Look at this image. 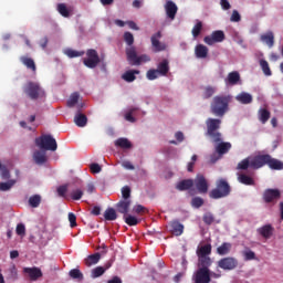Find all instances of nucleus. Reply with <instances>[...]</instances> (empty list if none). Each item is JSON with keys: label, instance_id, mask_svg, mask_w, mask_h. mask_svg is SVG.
I'll return each mask as SVG.
<instances>
[{"label": "nucleus", "instance_id": "f257e3e1", "mask_svg": "<svg viewBox=\"0 0 283 283\" xmlns=\"http://www.w3.org/2000/svg\"><path fill=\"white\" fill-rule=\"evenodd\" d=\"M124 41L128 46H130L126 49V55H127V61L129 65L140 66V64L143 63H147L151 61V57H149V55L147 54L138 56V53L136 52V48L132 46L134 45V34H132V32L124 33Z\"/></svg>", "mask_w": 283, "mask_h": 283}, {"label": "nucleus", "instance_id": "f03ea898", "mask_svg": "<svg viewBox=\"0 0 283 283\" xmlns=\"http://www.w3.org/2000/svg\"><path fill=\"white\" fill-rule=\"evenodd\" d=\"M230 97L226 95H218L213 97L210 104V112L214 116L223 117L229 109Z\"/></svg>", "mask_w": 283, "mask_h": 283}, {"label": "nucleus", "instance_id": "7ed1b4c3", "mask_svg": "<svg viewBox=\"0 0 283 283\" xmlns=\"http://www.w3.org/2000/svg\"><path fill=\"white\" fill-rule=\"evenodd\" d=\"M268 165L273 170H282L283 163L279 159L272 158L270 155H258L253 161V166L255 168H262L263 166Z\"/></svg>", "mask_w": 283, "mask_h": 283}, {"label": "nucleus", "instance_id": "20e7f679", "mask_svg": "<svg viewBox=\"0 0 283 283\" xmlns=\"http://www.w3.org/2000/svg\"><path fill=\"white\" fill-rule=\"evenodd\" d=\"M230 192H231L230 185L226 179L221 178L217 180L216 188L209 192V197L211 199H221V198L228 197Z\"/></svg>", "mask_w": 283, "mask_h": 283}, {"label": "nucleus", "instance_id": "39448f33", "mask_svg": "<svg viewBox=\"0 0 283 283\" xmlns=\"http://www.w3.org/2000/svg\"><path fill=\"white\" fill-rule=\"evenodd\" d=\"M207 133L213 143H218L222 140V135L218 132L221 126V120L218 118H208L206 120Z\"/></svg>", "mask_w": 283, "mask_h": 283}, {"label": "nucleus", "instance_id": "423d86ee", "mask_svg": "<svg viewBox=\"0 0 283 283\" xmlns=\"http://www.w3.org/2000/svg\"><path fill=\"white\" fill-rule=\"evenodd\" d=\"M35 145L44 151H56L59 149V144L52 135H42L35 138Z\"/></svg>", "mask_w": 283, "mask_h": 283}, {"label": "nucleus", "instance_id": "0eeeda50", "mask_svg": "<svg viewBox=\"0 0 283 283\" xmlns=\"http://www.w3.org/2000/svg\"><path fill=\"white\" fill-rule=\"evenodd\" d=\"M212 247L210 243L197 248L198 264L197 265H212L213 261L210 258Z\"/></svg>", "mask_w": 283, "mask_h": 283}, {"label": "nucleus", "instance_id": "6e6552de", "mask_svg": "<svg viewBox=\"0 0 283 283\" xmlns=\"http://www.w3.org/2000/svg\"><path fill=\"white\" fill-rule=\"evenodd\" d=\"M23 92L31 98V101H36L38 98H43L45 96V91H43L41 85L35 82H28L23 87Z\"/></svg>", "mask_w": 283, "mask_h": 283}, {"label": "nucleus", "instance_id": "1a4fd4ad", "mask_svg": "<svg viewBox=\"0 0 283 283\" xmlns=\"http://www.w3.org/2000/svg\"><path fill=\"white\" fill-rule=\"evenodd\" d=\"M198 270L193 274V282L195 283H210V264H197Z\"/></svg>", "mask_w": 283, "mask_h": 283}, {"label": "nucleus", "instance_id": "9d476101", "mask_svg": "<svg viewBox=\"0 0 283 283\" xmlns=\"http://www.w3.org/2000/svg\"><path fill=\"white\" fill-rule=\"evenodd\" d=\"M83 63L86 67L94 70L98 63H101V57H98V52L94 49H88L86 51V57L83 59Z\"/></svg>", "mask_w": 283, "mask_h": 283}, {"label": "nucleus", "instance_id": "9b49d317", "mask_svg": "<svg viewBox=\"0 0 283 283\" xmlns=\"http://www.w3.org/2000/svg\"><path fill=\"white\" fill-rule=\"evenodd\" d=\"M97 251L95 254L88 255L84 262L87 266H94V264H98L101 261V256L105 253H107V245L105 243H102L97 247Z\"/></svg>", "mask_w": 283, "mask_h": 283}, {"label": "nucleus", "instance_id": "f8f14e48", "mask_svg": "<svg viewBox=\"0 0 283 283\" xmlns=\"http://www.w3.org/2000/svg\"><path fill=\"white\" fill-rule=\"evenodd\" d=\"M239 262L233 256L222 258L218 261V266L224 271L234 270L238 266Z\"/></svg>", "mask_w": 283, "mask_h": 283}, {"label": "nucleus", "instance_id": "ddd939ff", "mask_svg": "<svg viewBox=\"0 0 283 283\" xmlns=\"http://www.w3.org/2000/svg\"><path fill=\"white\" fill-rule=\"evenodd\" d=\"M160 38H161V32L160 31H158L157 33L153 34L151 38H150L153 51L155 53L165 51L167 49V45L159 41Z\"/></svg>", "mask_w": 283, "mask_h": 283}, {"label": "nucleus", "instance_id": "4468645a", "mask_svg": "<svg viewBox=\"0 0 283 283\" xmlns=\"http://www.w3.org/2000/svg\"><path fill=\"white\" fill-rule=\"evenodd\" d=\"M226 39L223 31H214L211 35H208L203 39L205 43L212 45L214 43H220Z\"/></svg>", "mask_w": 283, "mask_h": 283}, {"label": "nucleus", "instance_id": "2eb2a0df", "mask_svg": "<svg viewBox=\"0 0 283 283\" xmlns=\"http://www.w3.org/2000/svg\"><path fill=\"white\" fill-rule=\"evenodd\" d=\"M23 273H24V275H28V277H29V280H31V282H36V280H39V277H43V272L41 271V269H39L36 266L24 268Z\"/></svg>", "mask_w": 283, "mask_h": 283}, {"label": "nucleus", "instance_id": "dca6fc26", "mask_svg": "<svg viewBox=\"0 0 283 283\" xmlns=\"http://www.w3.org/2000/svg\"><path fill=\"white\" fill-rule=\"evenodd\" d=\"M281 198V192L277 189H266L263 199L266 203L276 202Z\"/></svg>", "mask_w": 283, "mask_h": 283}, {"label": "nucleus", "instance_id": "f3484780", "mask_svg": "<svg viewBox=\"0 0 283 283\" xmlns=\"http://www.w3.org/2000/svg\"><path fill=\"white\" fill-rule=\"evenodd\" d=\"M193 184L199 193L208 192L209 186H208L206 178L202 175H197L196 179L193 180Z\"/></svg>", "mask_w": 283, "mask_h": 283}, {"label": "nucleus", "instance_id": "a211bd4d", "mask_svg": "<svg viewBox=\"0 0 283 283\" xmlns=\"http://www.w3.org/2000/svg\"><path fill=\"white\" fill-rule=\"evenodd\" d=\"M256 159V156L254 157H248L243 160H241L238 166L237 169L238 170H247L248 168H252V169H260V167H254L253 166V161Z\"/></svg>", "mask_w": 283, "mask_h": 283}, {"label": "nucleus", "instance_id": "6ab92c4d", "mask_svg": "<svg viewBox=\"0 0 283 283\" xmlns=\"http://www.w3.org/2000/svg\"><path fill=\"white\" fill-rule=\"evenodd\" d=\"M217 145L214 147V150L218 155H220L221 157L223 155H226L227 153H229V150L231 149L232 145L228 142H216Z\"/></svg>", "mask_w": 283, "mask_h": 283}, {"label": "nucleus", "instance_id": "aec40b11", "mask_svg": "<svg viewBox=\"0 0 283 283\" xmlns=\"http://www.w3.org/2000/svg\"><path fill=\"white\" fill-rule=\"evenodd\" d=\"M226 84L234 86L241 82V76L239 72L233 71L228 74L227 78L224 80Z\"/></svg>", "mask_w": 283, "mask_h": 283}, {"label": "nucleus", "instance_id": "412c9836", "mask_svg": "<svg viewBox=\"0 0 283 283\" xmlns=\"http://www.w3.org/2000/svg\"><path fill=\"white\" fill-rule=\"evenodd\" d=\"M256 231L261 237L268 240L273 235L274 228L271 224H265L259 228Z\"/></svg>", "mask_w": 283, "mask_h": 283}, {"label": "nucleus", "instance_id": "4be33fe9", "mask_svg": "<svg viewBox=\"0 0 283 283\" xmlns=\"http://www.w3.org/2000/svg\"><path fill=\"white\" fill-rule=\"evenodd\" d=\"M132 206V200H120L117 205H116V209L119 213H123L124 217L129 213V207Z\"/></svg>", "mask_w": 283, "mask_h": 283}, {"label": "nucleus", "instance_id": "5701e85b", "mask_svg": "<svg viewBox=\"0 0 283 283\" xmlns=\"http://www.w3.org/2000/svg\"><path fill=\"white\" fill-rule=\"evenodd\" d=\"M166 14L169 19L174 20L178 11L177 6L172 1H167L165 6Z\"/></svg>", "mask_w": 283, "mask_h": 283}, {"label": "nucleus", "instance_id": "b1692460", "mask_svg": "<svg viewBox=\"0 0 283 283\" xmlns=\"http://www.w3.org/2000/svg\"><path fill=\"white\" fill-rule=\"evenodd\" d=\"M170 232L179 237L184 233V226L178 220H174L170 222Z\"/></svg>", "mask_w": 283, "mask_h": 283}, {"label": "nucleus", "instance_id": "393cba45", "mask_svg": "<svg viewBox=\"0 0 283 283\" xmlns=\"http://www.w3.org/2000/svg\"><path fill=\"white\" fill-rule=\"evenodd\" d=\"M33 159L36 165H43L48 163V157L45 156V151L43 150H35L33 153Z\"/></svg>", "mask_w": 283, "mask_h": 283}, {"label": "nucleus", "instance_id": "a878e982", "mask_svg": "<svg viewBox=\"0 0 283 283\" xmlns=\"http://www.w3.org/2000/svg\"><path fill=\"white\" fill-rule=\"evenodd\" d=\"M260 40L265 43L270 49L274 46V34L269 31L260 36Z\"/></svg>", "mask_w": 283, "mask_h": 283}, {"label": "nucleus", "instance_id": "bb28decb", "mask_svg": "<svg viewBox=\"0 0 283 283\" xmlns=\"http://www.w3.org/2000/svg\"><path fill=\"white\" fill-rule=\"evenodd\" d=\"M138 74H140V71H138V70H129V71H126L122 75V78L125 82L132 83V82L136 81V75H138Z\"/></svg>", "mask_w": 283, "mask_h": 283}, {"label": "nucleus", "instance_id": "cd10ccee", "mask_svg": "<svg viewBox=\"0 0 283 283\" xmlns=\"http://www.w3.org/2000/svg\"><path fill=\"white\" fill-rule=\"evenodd\" d=\"M74 123L77 127H85V125H87V115L78 112L74 116Z\"/></svg>", "mask_w": 283, "mask_h": 283}, {"label": "nucleus", "instance_id": "c85d7f7f", "mask_svg": "<svg viewBox=\"0 0 283 283\" xmlns=\"http://www.w3.org/2000/svg\"><path fill=\"white\" fill-rule=\"evenodd\" d=\"M192 186H193V180L192 179H185V180L179 181L176 185V189L179 190V191H185V190L190 189Z\"/></svg>", "mask_w": 283, "mask_h": 283}, {"label": "nucleus", "instance_id": "c756f323", "mask_svg": "<svg viewBox=\"0 0 283 283\" xmlns=\"http://www.w3.org/2000/svg\"><path fill=\"white\" fill-rule=\"evenodd\" d=\"M20 61L22 64L25 65V67H28V70H32L33 72H36V64L34 63V60L32 57L21 56Z\"/></svg>", "mask_w": 283, "mask_h": 283}, {"label": "nucleus", "instance_id": "7c9ffc66", "mask_svg": "<svg viewBox=\"0 0 283 283\" xmlns=\"http://www.w3.org/2000/svg\"><path fill=\"white\" fill-rule=\"evenodd\" d=\"M156 71L160 74V76H166L169 72V62L167 60H164L158 64Z\"/></svg>", "mask_w": 283, "mask_h": 283}, {"label": "nucleus", "instance_id": "2f4dec72", "mask_svg": "<svg viewBox=\"0 0 283 283\" xmlns=\"http://www.w3.org/2000/svg\"><path fill=\"white\" fill-rule=\"evenodd\" d=\"M208 48L202 44L197 45L195 49V53L198 59H206L208 55Z\"/></svg>", "mask_w": 283, "mask_h": 283}, {"label": "nucleus", "instance_id": "473e14b6", "mask_svg": "<svg viewBox=\"0 0 283 283\" xmlns=\"http://www.w3.org/2000/svg\"><path fill=\"white\" fill-rule=\"evenodd\" d=\"M235 99L238 101V102H240L241 104H251L252 103V101H253V98H252V96L249 94V93H245V92H242V93H240L237 97H235Z\"/></svg>", "mask_w": 283, "mask_h": 283}, {"label": "nucleus", "instance_id": "72a5a7b5", "mask_svg": "<svg viewBox=\"0 0 283 283\" xmlns=\"http://www.w3.org/2000/svg\"><path fill=\"white\" fill-rule=\"evenodd\" d=\"M232 244L229 242H223L220 247L217 248V253L219 255H227L230 253Z\"/></svg>", "mask_w": 283, "mask_h": 283}, {"label": "nucleus", "instance_id": "f704fd0d", "mask_svg": "<svg viewBox=\"0 0 283 283\" xmlns=\"http://www.w3.org/2000/svg\"><path fill=\"white\" fill-rule=\"evenodd\" d=\"M115 146L122 148V149H130L133 147L132 142L127 138H118L115 142Z\"/></svg>", "mask_w": 283, "mask_h": 283}, {"label": "nucleus", "instance_id": "c9c22d12", "mask_svg": "<svg viewBox=\"0 0 283 283\" xmlns=\"http://www.w3.org/2000/svg\"><path fill=\"white\" fill-rule=\"evenodd\" d=\"M69 275L72 280H77L78 282H83V272L78 269H72L69 272Z\"/></svg>", "mask_w": 283, "mask_h": 283}, {"label": "nucleus", "instance_id": "e433bc0d", "mask_svg": "<svg viewBox=\"0 0 283 283\" xmlns=\"http://www.w3.org/2000/svg\"><path fill=\"white\" fill-rule=\"evenodd\" d=\"M271 117V113L265 109V108H261L259 111V119L262 124H265Z\"/></svg>", "mask_w": 283, "mask_h": 283}, {"label": "nucleus", "instance_id": "4c0bfd02", "mask_svg": "<svg viewBox=\"0 0 283 283\" xmlns=\"http://www.w3.org/2000/svg\"><path fill=\"white\" fill-rule=\"evenodd\" d=\"M13 185H17V179H10L7 182H0V191H10Z\"/></svg>", "mask_w": 283, "mask_h": 283}, {"label": "nucleus", "instance_id": "58836bf2", "mask_svg": "<svg viewBox=\"0 0 283 283\" xmlns=\"http://www.w3.org/2000/svg\"><path fill=\"white\" fill-rule=\"evenodd\" d=\"M64 54H66L69 59H76L78 56H83L85 54V51H76V50L67 49L64 52Z\"/></svg>", "mask_w": 283, "mask_h": 283}, {"label": "nucleus", "instance_id": "ea45409f", "mask_svg": "<svg viewBox=\"0 0 283 283\" xmlns=\"http://www.w3.org/2000/svg\"><path fill=\"white\" fill-rule=\"evenodd\" d=\"M238 180L241 184L247 185V186H253L254 185V180L250 176H247L244 174H240L239 177H238Z\"/></svg>", "mask_w": 283, "mask_h": 283}, {"label": "nucleus", "instance_id": "a19ab883", "mask_svg": "<svg viewBox=\"0 0 283 283\" xmlns=\"http://www.w3.org/2000/svg\"><path fill=\"white\" fill-rule=\"evenodd\" d=\"M217 88L213 86H206L203 88V93H202V97L203 99H209L210 97H212L216 93Z\"/></svg>", "mask_w": 283, "mask_h": 283}, {"label": "nucleus", "instance_id": "79ce46f5", "mask_svg": "<svg viewBox=\"0 0 283 283\" xmlns=\"http://www.w3.org/2000/svg\"><path fill=\"white\" fill-rule=\"evenodd\" d=\"M29 205L33 208L36 209L39 205H41V195H33L29 198Z\"/></svg>", "mask_w": 283, "mask_h": 283}, {"label": "nucleus", "instance_id": "37998d69", "mask_svg": "<svg viewBox=\"0 0 283 283\" xmlns=\"http://www.w3.org/2000/svg\"><path fill=\"white\" fill-rule=\"evenodd\" d=\"M57 12H60V14L62 17H64L65 19H67V17H70V9H67V6H65V3L57 4Z\"/></svg>", "mask_w": 283, "mask_h": 283}, {"label": "nucleus", "instance_id": "c03bdc74", "mask_svg": "<svg viewBox=\"0 0 283 283\" xmlns=\"http://www.w3.org/2000/svg\"><path fill=\"white\" fill-rule=\"evenodd\" d=\"M138 111V107H134V108H130L126 114H125V119L127 122H130V123H136V118H134V114L136 115V112Z\"/></svg>", "mask_w": 283, "mask_h": 283}, {"label": "nucleus", "instance_id": "a18cd8bd", "mask_svg": "<svg viewBox=\"0 0 283 283\" xmlns=\"http://www.w3.org/2000/svg\"><path fill=\"white\" fill-rule=\"evenodd\" d=\"M260 66H261L265 76H271L272 75L269 63L265 60H260Z\"/></svg>", "mask_w": 283, "mask_h": 283}, {"label": "nucleus", "instance_id": "49530a36", "mask_svg": "<svg viewBox=\"0 0 283 283\" xmlns=\"http://www.w3.org/2000/svg\"><path fill=\"white\" fill-rule=\"evenodd\" d=\"M104 274H105V268L97 266L92 270L91 277L96 279V277H101V275H104Z\"/></svg>", "mask_w": 283, "mask_h": 283}, {"label": "nucleus", "instance_id": "de8ad7c7", "mask_svg": "<svg viewBox=\"0 0 283 283\" xmlns=\"http://www.w3.org/2000/svg\"><path fill=\"white\" fill-rule=\"evenodd\" d=\"M78 98H81V95H78L76 92L73 93L67 101V107H74V105L78 103Z\"/></svg>", "mask_w": 283, "mask_h": 283}, {"label": "nucleus", "instance_id": "09e8293b", "mask_svg": "<svg viewBox=\"0 0 283 283\" xmlns=\"http://www.w3.org/2000/svg\"><path fill=\"white\" fill-rule=\"evenodd\" d=\"M202 30V22L197 21L196 25L192 28V36L196 39L199 36V34L201 33Z\"/></svg>", "mask_w": 283, "mask_h": 283}, {"label": "nucleus", "instance_id": "8fccbe9b", "mask_svg": "<svg viewBox=\"0 0 283 283\" xmlns=\"http://www.w3.org/2000/svg\"><path fill=\"white\" fill-rule=\"evenodd\" d=\"M124 220L130 227L138 224V219L132 214L124 216Z\"/></svg>", "mask_w": 283, "mask_h": 283}, {"label": "nucleus", "instance_id": "3c124183", "mask_svg": "<svg viewBox=\"0 0 283 283\" xmlns=\"http://www.w3.org/2000/svg\"><path fill=\"white\" fill-rule=\"evenodd\" d=\"M122 197L124 198V200H129V198L132 197V188L129 186H125L124 188H122Z\"/></svg>", "mask_w": 283, "mask_h": 283}, {"label": "nucleus", "instance_id": "603ef678", "mask_svg": "<svg viewBox=\"0 0 283 283\" xmlns=\"http://www.w3.org/2000/svg\"><path fill=\"white\" fill-rule=\"evenodd\" d=\"M0 171L2 180H10V170L6 166H1Z\"/></svg>", "mask_w": 283, "mask_h": 283}, {"label": "nucleus", "instance_id": "864d4df0", "mask_svg": "<svg viewBox=\"0 0 283 283\" xmlns=\"http://www.w3.org/2000/svg\"><path fill=\"white\" fill-rule=\"evenodd\" d=\"M72 200H81L83 198V190L82 189H75L71 192Z\"/></svg>", "mask_w": 283, "mask_h": 283}, {"label": "nucleus", "instance_id": "5fc2aeb1", "mask_svg": "<svg viewBox=\"0 0 283 283\" xmlns=\"http://www.w3.org/2000/svg\"><path fill=\"white\" fill-rule=\"evenodd\" d=\"M118 218V214L116 213V210L114 208H108L107 209V220L108 221H114Z\"/></svg>", "mask_w": 283, "mask_h": 283}, {"label": "nucleus", "instance_id": "6e6d98bb", "mask_svg": "<svg viewBox=\"0 0 283 283\" xmlns=\"http://www.w3.org/2000/svg\"><path fill=\"white\" fill-rule=\"evenodd\" d=\"M158 76H160V74L157 72V70H149L146 74V77L149 80V81H154L156 78H158Z\"/></svg>", "mask_w": 283, "mask_h": 283}, {"label": "nucleus", "instance_id": "4d7b16f0", "mask_svg": "<svg viewBox=\"0 0 283 283\" xmlns=\"http://www.w3.org/2000/svg\"><path fill=\"white\" fill-rule=\"evenodd\" d=\"M214 221V217L211 212H207L203 214V222L210 226Z\"/></svg>", "mask_w": 283, "mask_h": 283}, {"label": "nucleus", "instance_id": "13d9d810", "mask_svg": "<svg viewBox=\"0 0 283 283\" xmlns=\"http://www.w3.org/2000/svg\"><path fill=\"white\" fill-rule=\"evenodd\" d=\"M103 168H101V165L98 164H91L90 165V171L91 174H101Z\"/></svg>", "mask_w": 283, "mask_h": 283}, {"label": "nucleus", "instance_id": "bf43d9fd", "mask_svg": "<svg viewBox=\"0 0 283 283\" xmlns=\"http://www.w3.org/2000/svg\"><path fill=\"white\" fill-rule=\"evenodd\" d=\"M65 193H67V185H62L57 188V196L60 198H65Z\"/></svg>", "mask_w": 283, "mask_h": 283}, {"label": "nucleus", "instance_id": "052dcab7", "mask_svg": "<svg viewBox=\"0 0 283 283\" xmlns=\"http://www.w3.org/2000/svg\"><path fill=\"white\" fill-rule=\"evenodd\" d=\"M191 205L195 208H200L203 205V199L200 197H196L191 200Z\"/></svg>", "mask_w": 283, "mask_h": 283}, {"label": "nucleus", "instance_id": "680f3d73", "mask_svg": "<svg viewBox=\"0 0 283 283\" xmlns=\"http://www.w3.org/2000/svg\"><path fill=\"white\" fill-rule=\"evenodd\" d=\"M17 235H25V224L19 223L15 228Z\"/></svg>", "mask_w": 283, "mask_h": 283}, {"label": "nucleus", "instance_id": "e2e57ef3", "mask_svg": "<svg viewBox=\"0 0 283 283\" xmlns=\"http://www.w3.org/2000/svg\"><path fill=\"white\" fill-rule=\"evenodd\" d=\"M243 255H244V260L245 261H251V260L255 259V253L253 251H251V250L244 251Z\"/></svg>", "mask_w": 283, "mask_h": 283}, {"label": "nucleus", "instance_id": "0e129e2a", "mask_svg": "<svg viewBox=\"0 0 283 283\" xmlns=\"http://www.w3.org/2000/svg\"><path fill=\"white\" fill-rule=\"evenodd\" d=\"M69 222H70V227L74 229V227H76V214H74L73 212H70Z\"/></svg>", "mask_w": 283, "mask_h": 283}, {"label": "nucleus", "instance_id": "69168bd1", "mask_svg": "<svg viewBox=\"0 0 283 283\" xmlns=\"http://www.w3.org/2000/svg\"><path fill=\"white\" fill-rule=\"evenodd\" d=\"M230 21L231 22H240L241 21V15L239 14V12L237 10H234L232 12Z\"/></svg>", "mask_w": 283, "mask_h": 283}, {"label": "nucleus", "instance_id": "338daca9", "mask_svg": "<svg viewBox=\"0 0 283 283\" xmlns=\"http://www.w3.org/2000/svg\"><path fill=\"white\" fill-rule=\"evenodd\" d=\"M91 216H101V207L99 206H94L91 209Z\"/></svg>", "mask_w": 283, "mask_h": 283}, {"label": "nucleus", "instance_id": "774afa93", "mask_svg": "<svg viewBox=\"0 0 283 283\" xmlns=\"http://www.w3.org/2000/svg\"><path fill=\"white\" fill-rule=\"evenodd\" d=\"M133 210H134L136 213H142V212L147 211V208H145V207L142 206V205H137V206L134 207Z\"/></svg>", "mask_w": 283, "mask_h": 283}]
</instances>
